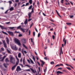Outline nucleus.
I'll return each mask as SVG.
<instances>
[{
  "mask_svg": "<svg viewBox=\"0 0 75 75\" xmlns=\"http://www.w3.org/2000/svg\"><path fill=\"white\" fill-rule=\"evenodd\" d=\"M15 42L16 44H17L18 45H21V43L20 41V40H18V39L15 38L14 39Z\"/></svg>",
  "mask_w": 75,
  "mask_h": 75,
  "instance_id": "nucleus-1",
  "label": "nucleus"
},
{
  "mask_svg": "<svg viewBox=\"0 0 75 75\" xmlns=\"http://www.w3.org/2000/svg\"><path fill=\"white\" fill-rule=\"evenodd\" d=\"M17 29H20V30L22 31L23 33H25V31L24 30V29L21 28V26H19L18 27H17Z\"/></svg>",
  "mask_w": 75,
  "mask_h": 75,
  "instance_id": "nucleus-2",
  "label": "nucleus"
},
{
  "mask_svg": "<svg viewBox=\"0 0 75 75\" xmlns=\"http://www.w3.org/2000/svg\"><path fill=\"white\" fill-rule=\"evenodd\" d=\"M10 62L13 63V64L14 62H15V59H14V58L13 57H11L10 58Z\"/></svg>",
  "mask_w": 75,
  "mask_h": 75,
  "instance_id": "nucleus-3",
  "label": "nucleus"
},
{
  "mask_svg": "<svg viewBox=\"0 0 75 75\" xmlns=\"http://www.w3.org/2000/svg\"><path fill=\"white\" fill-rule=\"evenodd\" d=\"M11 48L12 49V50H15V51L17 50L18 49L17 48V47L16 46H12L11 47Z\"/></svg>",
  "mask_w": 75,
  "mask_h": 75,
  "instance_id": "nucleus-4",
  "label": "nucleus"
},
{
  "mask_svg": "<svg viewBox=\"0 0 75 75\" xmlns=\"http://www.w3.org/2000/svg\"><path fill=\"white\" fill-rule=\"evenodd\" d=\"M10 35H11V36H14V33L13 32L8 31L7 32Z\"/></svg>",
  "mask_w": 75,
  "mask_h": 75,
  "instance_id": "nucleus-5",
  "label": "nucleus"
},
{
  "mask_svg": "<svg viewBox=\"0 0 75 75\" xmlns=\"http://www.w3.org/2000/svg\"><path fill=\"white\" fill-rule=\"evenodd\" d=\"M2 42L5 48H7V44H6V43L5 42V40H4L2 41Z\"/></svg>",
  "mask_w": 75,
  "mask_h": 75,
  "instance_id": "nucleus-6",
  "label": "nucleus"
},
{
  "mask_svg": "<svg viewBox=\"0 0 75 75\" xmlns=\"http://www.w3.org/2000/svg\"><path fill=\"white\" fill-rule=\"evenodd\" d=\"M21 69L20 68V66H17L16 69V70L17 71V72H18V71H21Z\"/></svg>",
  "mask_w": 75,
  "mask_h": 75,
  "instance_id": "nucleus-7",
  "label": "nucleus"
},
{
  "mask_svg": "<svg viewBox=\"0 0 75 75\" xmlns=\"http://www.w3.org/2000/svg\"><path fill=\"white\" fill-rule=\"evenodd\" d=\"M65 38H64L63 40V42H64V45L65 46L66 44H67V39L65 40Z\"/></svg>",
  "mask_w": 75,
  "mask_h": 75,
  "instance_id": "nucleus-8",
  "label": "nucleus"
},
{
  "mask_svg": "<svg viewBox=\"0 0 75 75\" xmlns=\"http://www.w3.org/2000/svg\"><path fill=\"white\" fill-rule=\"evenodd\" d=\"M32 13H31V12L28 13V16L29 18H31V15H32Z\"/></svg>",
  "mask_w": 75,
  "mask_h": 75,
  "instance_id": "nucleus-9",
  "label": "nucleus"
},
{
  "mask_svg": "<svg viewBox=\"0 0 75 75\" xmlns=\"http://www.w3.org/2000/svg\"><path fill=\"white\" fill-rule=\"evenodd\" d=\"M30 69H31V71L33 72V73H34V74H35V73L36 72V71H34V70L33 69H32L31 68H30Z\"/></svg>",
  "mask_w": 75,
  "mask_h": 75,
  "instance_id": "nucleus-10",
  "label": "nucleus"
},
{
  "mask_svg": "<svg viewBox=\"0 0 75 75\" xmlns=\"http://www.w3.org/2000/svg\"><path fill=\"white\" fill-rule=\"evenodd\" d=\"M6 38L7 40L6 41L7 44H9V39L8 38V37H6Z\"/></svg>",
  "mask_w": 75,
  "mask_h": 75,
  "instance_id": "nucleus-11",
  "label": "nucleus"
},
{
  "mask_svg": "<svg viewBox=\"0 0 75 75\" xmlns=\"http://www.w3.org/2000/svg\"><path fill=\"white\" fill-rule=\"evenodd\" d=\"M61 54H63V52H62V47H60V55H61Z\"/></svg>",
  "mask_w": 75,
  "mask_h": 75,
  "instance_id": "nucleus-12",
  "label": "nucleus"
},
{
  "mask_svg": "<svg viewBox=\"0 0 75 75\" xmlns=\"http://www.w3.org/2000/svg\"><path fill=\"white\" fill-rule=\"evenodd\" d=\"M22 42L23 44H25V39H23L22 40Z\"/></svg>",
  "mask_w": 75,
  "mask_h": 75,
  "instance_id": "nucleus-13",
  "label": "nucleus"
},
{
  "mask_svg": "<svg viewBox=\"0 0 75 75\" xmlns=\"http://www.w3.org/2000/svg\"><path fill=\"white\" fill-rule=\"evenodd\" d=\"M56 73L57 74H62V72H61V71H58Z\"/></svg>",
  "mask_w": 75,
  "mask_h": 75,
  "instance_id": "nucleus-14",
  "label": "nucleus"
},
{
  "mask_svg": "<svg viewBox=\"0 0 75 75\" xmlns=\"http://www.w3.org/2000/svg\"><path fill=\"white\" fill-rule=\"evenodd\" d=\"M0 27H1V28L2 30H4V29H6V28H4V26H3L1 25H0Z\"/></svg>",
  "mask_w": 75,
  "mask_h": 75,
  "instance_id": "nucleus-15",
  "label": "nucleus"
},
{
  "mask_svg": "<svg viewBox=\"0 0 75 75\" xmlns=\"http://www.w3.org/2000/svg\"><path fill=\"white\" fill-rule=\"evenodd\" d=\"M16 67V65H14L13 67H12V69H11L12 71H14Z\"/></svg>",
  "mask_w": 75,
  "mask_h": 75,
  "instance_id": "nucleus-16",
  "label": "nucleus"
},
{
  "mask_svg": "<svg viewBox=\"0 0 75 75\" xmlns=\"http://www.w3.org/2000/svg\"><path fill=\"white\" fill-rule=\"evenodd\" d=\"M56 11L57 14L58 15V16H59V17H61V18L62 17H61V16H60L59 14V13H58V11L57 10H56Z\"/></svg>",
  "mask_w": 75,
  "mask_h": 75,
  "instance_id": "nucleus-17",
  "label": "nucleus"
},
{
  "mask_svg": "<svg viewBox=\"0 0 75 75\" xmlns=\"http://www.w3.org/2000/svg\"><path fill=\"white\" fill-rule=\"evenodd\" d=\"M40 62H41L42 63L41 64H42L43 65H44V64H45V62H44V61H43L42 60H40Z\"/></svg>",
  "mask_w": 75,
  "mask_h": 75,
  "instance_id": "nucleus-18",
  "label": "nucleus"
},
{
  "mask_svg": "<svg viewBox=\"0 0 75 75\" xmlns=\"http://www.w3.org/2000/svg\"><path fill=\"white\" fill-rule=\"evenodd\" d=\"M66 24L68 25H71L72 23H67Z\"/></svg>",
  "mask_w": 75,
  "mask_h": 75,
  "instance_id": "nucleus-19",
  "label": "nucleus"
},
{
  "mask_svg": "<svg viewBox=\"0 0 75 75\" xmlns=\"http://www.w3.org/2000/svg\"><path fill=\"white\" fill-rule=\"evenodd\" d=\"M21 53H19L18 55V58H21Z\"/></svg>",
  "mask_w": 75,
  "mask_h": 75,
  "instance_id": "nucleus-20",
  "label": "nucleus"
},
{
  "mask_svg": "<svg viewBox=\"0 0 75 75\" xmlns=\"http://www.w3.org/2000/svg\"><path fill=\"white\" fill-rule=\"evenodd\" d=\"M9 10L10 11H13V10H14V8H13V7H11L9 9Z\"/></svg>",
  "mask_w": 75,
  "mask_h": 75,
  "instance_id": "nucleus-21",
  "label": "nucleus"
},
{
  "mask_svg": "<svg viewBox=\"0 0 75 75\" xmlns=\"http://www.w3.org/2000/svg\"><path fill=\"white\" fill-rule=\"evenodd\" d=\"M16 28V27H9V28L10 29H11L12 30H13V29H14V28Z\"/></svg>",
  "mask_w": 75,
  "mask_h": 75,
  "instance_id": "nucleus-22",
  "label": "nucleus"
},
{
  "mask_svg": "<svg viewBox=\"0 0 75 75\" xmlns=\"http://www.w3.org/2000/svg\"><path fill=\"white\" fill-rule=\"evenodd\" d=\"M27 23H28L27 19H26L25 20L24 23L25 24H27Z\"/></svg>",
  "mask_w": 75,
  "mask_h": 75,
  "instance_id": "nucleus-23",
  "label": "nucleus"
},
{
  "mask_svg": "<svg viewBox=\"0 0 75 75\" xmlns=\"http://www.w3.org/2000/svg\"><path fill=\"white\" fill-rule=\"evenodd\" d=\"M65 65H67V66H70V67H71V68H72V69H74V67H72V66H71V65H68L67 64H65Z\"/></svg>",
  "mask_w": 75,
  "mask_h": 75,
  "instance_id": "nucleus-24",
  "label": "nucleus"
},
{
  "mask_svg": "<svg viewBox=\"0 0 75 75\" xmlns=\"http://www.w3.org/2000/svg\"><path fill=\"white\" fill-rule=\"evenodd\" d=\"M2 33H3V34H5V35H8V34L7 33H6V32H4L3 31H2Z\"/></svg>",
  "mask_w": 75,
  "mask_h": 75,
  "instance_id": "nucleus-25",
  "label": "nucleus"
},
{
  "mask_svg": "<svg viewBox=\"0 0 75 75\" xmlns=\"http://www.w3.org/2000/svg\"><path fill=\"white\" fill-rule=\"evenodd\" d=\"M34 7H33L32 8V11L31 12V13H34Z\"/></svg>",
  "mask_w": 75,
  "mask_h": 75,
  "instance_id": "nucleus-26",
  "label": "nucleus"
},
{
  "mask_svg": "<svg viewBox=\"0 0 75 75\" xmlns=\"http://www.w3.org/2000/svg\"><path fill=\"white\" fill-rule=\"evenodd\" d=\"M23 47H24V48H25L26 49H27V47H26L25 45L24 44H23Z\"/></svg>",
  "mask_w": 75,
  "mask_h": 75,
  "instance_id": "nucleus-27",
  "label": "nucleus"
},
{
  "mask_svg": "<svg viewBox=\"0 0 75 75\" xmlns=\"http://www.w3.org/2000/svg\"><path fill=\"white\" fill-rule=\"evenodd\" d=\"M32 1H32V0H29V3L30 4H32Z\"/></svg>",
  "mask_w": 75,
  "mask_h": 75,
  "instance_id": "nucleus-28",
  "label": "nucleus"
},
{
  "mask_svg": "<svg viewBox=\"0 0 75 75\" xmlns=\"http://www.w3.org/2000/svg\"><path fill=\"white\" fill-rule=\"evenodd\" d=\"M47 67H46L45 69H44V72H45V73L47 71Z\"/></svg>",
  "mask_w": 75,
  "mask_h": 75,
  "instance_id": "nucleus-29",
  "label": "nucleus"
},
{
  "mask_svg": "<svg viewBox=\"0 0 75 75\" xmlns=\"http://www.w3.org/2000/svg\"><path fill=\"white\" fill-rule=\"evenodd\" d=\"M8 61H8V58H7L6 59L5 62H8Z\"/></svg>",
  "mask_w": 75,
  "mask_h": 75,
  "instance_id": "nucleus-30",
  "label": "nucleus"
},
{
  "mask_svg": "<svg viewBox=\"0 0 75 75\" xmlns=\"http://www.w3.org/2000/svg\"><path fill=\"white\" fill-rule=\"evenodd\" d=\"M47 28H51V26L47 25Z\"/></svg>",
  "mask_w": 75,
  "mask_h": 75,
  "instance_id": "nucleus-31",
  "label": "nucleus"
},
{
  "mask_svg": "<svg viewBox=\"0 0 75 75\" xmlns=\"http://www.w3.org/2000/svg\"><path fill=\"white\" fill-rule=\"evenodd\" d=\"M50 64L51 65H54V62L53 61H52V62H50Z\"/></svg>",
  "mask_w": 75,
  "mask_h": 75,
  "instance_id": "nucleus-32",
  "label": "nucleus"
},
{
  "mask_svg": "<svg viewBox=\"0 0 75 75\" xmlns=\"http://www.w3.org/2000/svg\"><path fill=\"white\" fill-rule=\"evenodd\" d=\"M30 59L31 62V63L32 64H34V62H33V61L32 60H31V59L30 58Z\"/></svg>",
  "mask_w": 75,
  "mask_h": 75,
  "instance_id": "nucleus-33",
  "label": "nucleus"
},
{
  "mask_svg": "<svg viewBox=\"0 0 75 75\" xmlns=\"http://www.w3.org/2000/svg\"><path fill=\"white\" fill-rule=\"evenodd\" d=\"M25 59H23V62L24 65H25Z\"/></svg>",
  "mask_w": 75,
  "mask_h": 75,
  "instance_id": "nucleus-34",
  "label": "nucleus"
},
{
  "mask_svg": "<svg viewBox=\"0 0 75 75\" xmlns=\"http://www.w3.org/2000/svg\"><path fill=\"white\" fill-rule=\"evenodd\" d=\"M40 35L41 34H40V33H39L38 35V38H39V37H40Z\"/></svg>",
  "mask_w": 75,
  "mask_h": 75,
  "instance_id": "nucleus-35",
  "label": "nucleus"
},
{
  "mask_svg": "<svg viewBox=\"0 0 75 75\" xmlns=\"http://www.w3.org/2000/svg\"><path fill=\"white\" fill-rule=\"evenodd\" d=\"M7 52H8L9 54H10V50H9L8 49H7Z\"/></svg>",
  "mask_w": 75,
  "mask_h": 75,
  "instance_id": "nucleus-36",
  "label": "nucleus"
},
{
  "mask_svg": "<svg viewBox=\"0 0 75 75\" xmlns=\"http://www.w3.org/2000/svg\"><path fill=\"white\" fill-rule=\"evenodd\" d=\"M29 5V3H27L26 4V5L25 6H28Z\"/></svg>",
  "mask_w": 75,
  "mask_h": 75,
  "instance_id": "nucleus-37",
  "label": "nucleus"
},
{
  "mask_svg": "<svg viewBox=\"0 0 75 75\" xmlns=\"http://www.w3.org/2000/svg\"><path fill=\"white\" fill-rule=\"evenodd\" d=\"M25 71H29V72H30V71H31V70L30 69H26V70H25Z\"/></svg>",
  "mask_w": 75,
  "mask_h": 75,
  "instance_id": "nucleus-38",
  "label": "nucleus"
},
{
  "mask_svg": "<svg viewBox=\"0 0 75 75\" xmlns=\"http://www.w3.org/2000/svg\"><path fill=\"white\" fill-rule=\"evenodd\" d=\"M19 63V62H16V64L15 65H16V66H17V65H18V64Z\"/></svg>",
  "mask_w": 75,
  "mask_h": 75,
  "instance_id": "nucleus-39",
  "label": "nucleus"
},
{
  "mask_svg": "<svg viewBox=\"0 0 75 75\" xmlns=\"http://www.w3.org/2000/svg\"><path fill=\"white\" fill-rule=\"evenodd\" d=\"M32 5L30 6L29 8H28V9H31V8H32Z\"/></svg>",
  "mask_w": 75,
  "mask_h": 75,
  "instance_id": "nucleus-40",
  "label": "nucleus"
},
{
  "mask_svg": "<svg viewBox=\"0 0 75 75\" xmlns=\"http://www.w3.org/2000/svg\"><path fill=\"white\" fill-rule=\"evenodd\" d=\"M44 59H45L46 60H47V59H48V57H45L44 58Z\"/></svg>",
  "mask_w": 75,
  "mask_h": 75,
  "instance_id": "nucleus-41",
  "label": "nucleus"
},
{
  "mask_svg": "<svg viewBox=\"0 0 75 75\" xmlns=\"http://www.w3.org/2000/svg\"><path fill=\"white\" fill-rule=\"evenodd\" d=\"M22 36H23V35L21 34H20L18 35V37H22Z\"/></svg>",
  "mask_w": 75,
  "mask_h": 75,
  "instance_id": "nucleus-42",
  "label": "nucleus"
},
{
  "mask_svg": "<svg viewBox=\"0 0 75 75\" xmlns=\"http://www.w3.org/2000/svg\"><path fill=\"white\" fill-rule=\"evenodd\" d=\"M6 56H4V57H2V59L4 60V58H6Z\"/></svg>",
  "mask_w": 75,
  "mask_h": 75,
  "instance_id": "nucleus-43",
  "label": "nucleus"
},
{
  "mask_svg": "<svg viewBox=\"0 0 75 75\" xmlns=\"http://www.w3.org/2000/svg\"><path fill=\"white\" fill-rule=\"evenodd\" d=\"M1 50L3 51H4V49L3 47L1 48Z\"/></svg>",
  "mask_w": 75,
  "mask_h": 75,
  "instance_id": "nucleus-44",
  "label": "nucleus"
},
{
  "mask_svg": "<svg viewBox=\"0 0 75 75\" xmlns=\"http://www.w3.org/2000/svg\"><path fill=\"white\" fill-rule=\"evenodd\" d=\"M59 65L60 66H60H62V67H63V66H64V64H60Z\"/></svg>",
  "mask_w": 75,
  "mask_h": 75,
  "instance_id": "nucleus-45",
  "label": "nucleus"
},
{
  "mask_svg": "<svg viewBox=\"0 0 75 75\" xmlns=\"http://www.w3.org/2000/svg\"><path fill=\"white\" fill-rule=\"evenodd\" d=\"M27 61L28 62V63H29V64H31V62H30V60H27Z\"/></svg>",
  "mask_w": 75,
  "mask_h": 75,
  "instance_id": "nucleus-46",
  "label": "nucleus"
},
{
  "mask_svg": "<svg viewBox=\"0 0 75 75\" xmlns=\"http://www.w3.org/2000/svg\"><path fill=\"white\" fill-rule=\"evenodd\" d=\"M8 10H7L5 12V14H7V12H8Z\"/></svg>",
  "mask_w": 75,
  "mask_h": 75,
  "instance_id": "nucleus-47",
  "label": "nucleus"
},
{
  "mask_svg": "<svg viewBox=\"0 0 75 75\" xmlns=\"http://www.w3.org/2000/svg\"><path fill=\"white\" fill-rule=\"evenodd\" d=\"M23 52V49H22V52L23 54V55L24 56V52Z\"/></svg>",
  "mask_w": 75,
  "mask_h": 75,
  "instance_id": "nucleus-48",
  "label": "nucleus"
},
{
  "mask_svg": "<svg viewBox=\"0 0 75 75\" xmlns=\"http://www.w3.org/2000/svg\"><path fill=\"white\" fill-rule=\"evenodd\" d=\"M52 38L53 40H54V39H55V36L53 35Z\"/></svg>",
  "mask_w": 75,
  "mask_h": 75,
  "instance_id": "nucleus-49",
  "label": "nucleus"
},
{
  "mask_svg": "<svg viewBox=\"0 0 75 75\" xmlns=\"http://www.w3.org/2000/svg\"><path fill=\"white\" fill-rule=\"evenodd\" d=\"M10 22L6 23V24H10Z\"/></svg>",
  "mask_w": 75,
  "mask_h": 75,
  "instance_id": "nucleus-50",
  "label": "nucleus"
},
{
  "mask_svg": "<svg viewBox=\"0 0 75 75\" xmlns=\"http://www.w3.org/2000/svg\"><path fill=\"white\" fill-rule=\"evenodd\" d=\"M25 66H26V67H27L29 68L30 67V66L29 65H28V64H26V65H25Z\"/></svg>",
  "mask_w": 75,
  "mask_h": 75,
  "instance_id": "nucleus-51",
  "label": "nucleus"
},
{
  "mask_svg": "<svg viewBox=\"0 0 75 75\" xmlns=\"http://www.w3.org/2000/svg\"><path fill=\"white\" fill-rule=\"evenodd\" d=\"M15 2H16V3H18V2H19V0H16Z\"/></svg>",
  "mask_w": 75,
  "mask_h": 75,
  "instance_id": "nucleus-52",
  "label": "nucleus"
},
{
  "mask_svg": "<svg viewBox=\"0 0 75 75\" xmlns=\"http://www.w3.org/2000/svg\"><path fill=\"white\" fill-rule=\"evenodd\" d=\"M4 67H5V68H7V66H6V64H4Z\"/></svg>",
  "mask_w": 75,
  "mask_h": 75,
  "instance_id": "nucleus-53",
  "label": "nucleus"
},
{
  "mask_svg": "<svg viewBox=\"0 0 75 75\" xmlns=\"http://www.w3.org/2000/svg\"><path fill=\"white\" fill-rule=\"evenodd\" d=\"M8 2L10 4H11V3H12V2L11 1H9Z\"/></svg>",
  "mask_w": 75,
  "mask_h": 75,
  "instance_id": "nucleus-54",
  "label": "nucleus"
},
{
  "mask_svg": "<svg viewBox=\"0 0 75 75\" xmlns=\"http://www.w3.org/2000/svg\"><path fill=\"white\" fill-rule=\"evenodd\" d=\"M62 71L64 72H67V71L65 70H62Z\"/></svg>",
  "mask_w": 75,
  "mask_h": 75,
  "instance_id": "nucleus-55",
  "label": "nucleus"
},
{
  "mask_svg": "<svg viewBox=\"0 0 75 75\" xmlns=\"http://www.w3.org/2000/svg\"><path fill=\"white\" fill-rule=\"evenodd\" d=\"M70 3H71L72 6H73V5H74V4H73V3H72V2L70 1Z\"/></svg>",
  "mask_w": 75,
  "mask_h": 75,
  "instance_id": "nucleus-56",
  "label": "nucleus"
},
{
  "mask_svg": "<svg viewBox=\"0 0 75 75\" xmlns=\"http://www.w3.org/2000/svg\"><path fill=\"white\" fill-rule=\"evenodd\" d=\"M60 67V66H59V64H58L57 65L55 66V67Z\"/></svg>",
  "mask_w": 75,
  "mask_h": 75,
  "instance_id": "nucleus-57",
  "label": "nucleus"
},
{
  "mask_svg": "<svg viewBox=\"0 0 75 75\" xmlns=\"http://www.w3.org/2000/svg\"><path fill=\"white\" fill-rule=\"evenodd\" d=\"M64 0H61V2L62 4L64 3Z\"/></svg>",
  "mask_w": 75,
  "mask_h": 75,
  "instance_id": "nucleus-58",
  "label": "nucleus"
},
{
  "mask_svg": "<svg viewBox=\"0 0 75 75\" xmlns=\"http://www.w3.org/2000/svg\"><path fill=\"white\" fill-rule=\"evenodd\" d=\"M35 32H33V36H35Z\"/></svg>",
  "mask_w": 75,
  "mask_h": 75,
  "instance_id": "nucleus-59",
  "label": "nucleus"
},
{
  "mask_svg": "<svg viewBox=\"0 0 75 75\" xmlns=\"http://www.w3.org/2000/svg\"><path fill=\"white\" fill-rule=\"evenodd\" d=\"M50 31H54V30L53 29V28H52L51 29H50Z\"/></svg>",
  "mask_w": 75,
  "mask_h": 75,
  "instance_id": "nucleus-60",
  "label": "nucleus"
},
{
  "mask_svg": "<svg viewBox=\"0 0 75 75\" xmlns=\"http://www.w3.org/2000/svg\"><path fill=\"white\" fill-rule=\"evenodd\" d=\"M57 69H62V67H59V68Z\"/></svg>",
  "mask_w": 75,
  "mask_h": 75,
  "instance_id": "nucleus-61",
  "label": "nucleus"
},
{
  "mask_svg": "<svg viewBox=\"0 0 75 75\" xmlns=\"http://www.w3.org/2000/svg\"><path fill=\"white\" fill-rule=\"evenodd\" d=\"M67 69H68V70H71V68H70L69 67H67Z\"/></svg>",
  "mask_w": 75,
  "mask_h": 75,
  "instance_id": "nucleus-62",
  "label": "nucleus"
},
{
  "mask_svg": "<svg viewBox=\"0 0 75 75\" xmlns=\"http://www.w3.org/2000/svg\"><path fill=\"white\" fill-rule=\"evenodd\" d=\"M24 52L25 54H26L27 53V52L25 50H24Z\"/></svg>",
  "mask_w": 75,
  "mask_h": 75,
  "instance_id": "nucleus-63",
  "label": "nucleus"
},
{
  "mask_svg": "<svg viewBox=\"0 0 75 75\" xmlns=\"http://www.w3.org/2000/svg\"><path fill=\"white\" fill-rule=\"evenodd\" d=\"M14 7H17V4H15Z\"/></svg>",
  "mask_w": 75,
  "mask_h": 75,
  "instance_id": "nucleus-64",
  "label": "nucleus"
}]
</instances>
